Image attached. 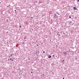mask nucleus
<instances>
[{
    "instance_id": "9",
    "label": "nucleus",
    "mask_w": 79,
    "mask_h": 79,
    "mask_svg": "<svg viewBox=\"0 0 79 79\" xmlns=\"http://www.w3.org/2000/svg\"><path fill=\"white\" fill-rule=\"evenodd\" d=\"M20 27L21 28V26H20Z\"/></svg>"
},
{
    "instance_id": "29",
    "label": "nucleus",
    "mask_w": 79,
    "mask_h": 79,
    "mask_svg": "<svg viewBox=\"0 0 79 79\" xmlns=\"http://www.w3.org/2000/svg\"><path fill=\"white\" fill-rule=\"evenodd\" d=\"M9 6H10V5H9Z\"/></svg>"
},
{
    "instance_id": "3",
    "label": "nucleus",
    "mask_w": 79,
    "mask_h": 79,
    "mask_svg": "<svg viewBox=\"0 0 79 79\" xmlns=\"http://www.w3.org/2000/svg\"><path fill=\"white\" fill-rule=\"evenodd\" d=\"M24 43H25V42H23V43H22V44H24Z\"/></svg>"
},
{
    "instance_id": "13",
    "label": "nucleus",
    "mask_w": 79,
    "mask_h": 79,
    "mask_svg": "<svg viewBox=\"0 0 79 79\" xmlns=\"http://www.w3.org/2000/svg\"><path fill=\"white\" fill-rule=\"evenodd\" d=\"M63 79H64V77L63 78Z\"/></svg>"
},
{
    "instance_id": "24",
    "label": "nucleus",
    "mask_w": 79,
    "mask_h": 79,
    "mask_svg": "<svg viewBox=\"0 0 79 79\" xmlns=\"http://www.w3.org/2000/svg\"><path fill=\"white\" fill-rule=\"evenodd\" d=\"M36 3H37V1H36Z\"/></svg>"
},
{
    "instance_id": "4",
    "label": "nucleus",
    "mask_w": 79,
    "mask_h": 79,
    "mask_svg": "<svg viewBox=\"0 0 79 79\" xmlns=\"http://www.w3.org/2000/svg\"><path fill=\"white\" fill-rule=\"evenodd\" d=\"M66 53V52H64V55H65V54Z\"/></svg>"
},
{
    "instance_id": "21",
    "label": "nucleus",
    "mask_w": 79,
    "mask_h": 79,
    "mask_svg": "<svg viewBox=\"0 0 79 79\" xmlns=\"http://www.w3.org/2000/svg\"><path fill=\"white\" fill-rule=\"evenodd\" d=\"M56 14H55V16H56Z\"/></svg>"
},
{
    "instance_id": "26",
    "label": "nucleus",
    "mask_w": 79,
    "mask_h": 79,
    "mask_svg": "<svg viewBox=\"0 0 79 79\" xmlns=\"http://www.w3.org/2000/svg\"><path fill=\"white\" fill-rule=\"evenodd\" d=\"M55 18H56V17H55Z\"/></svg>"
},
{
    "instance_id": "19",
    "label": "nucleus",
    "mask_w": 79,
    "mask_h": 79,
    "mask_svg": "<svg viewBox=\"0 0 79 79\" xmlns=\"http://www.w3.org/2000/svg\"><path fill=\"white\" fill-rule=\"evenodd\" d=\"M64 61V60H63V61Z\"/></svg>"
},
{
    "instance_id": "22",
    "label": "nucleus",
    "mask_w": 79,
    "mask_h": 79,
    "mask_svg": "<svg viewBox=\"0 0 79 79\" xmlns=\"http://www.w3.org/2000/svg\"><path fill=\"white\" fill-rule=\"evenodd\" d=\"M58 15H60V14H58Z\"/></svg>"
},
{
    "instance_id": "15",
    "label": "nucleus",
    "mask_w": 79,
    "mask_h": 79,
    "mask_svg": "<svg viewBox=\"0 0 79 79\" xmlns=\"http://www.w3.org/2000/svg\"><path fill=\"white\" fill-rule=\"evenodd\" d=\"M77 1H78V2H79V0H77Z\"/></svg>"
},
{
    "instance_id": "20",
    "label": "nucleus",
    "mask_w": 79,
    "mask_h": 79,
    "mask_svg": "<svg viewBox=\"0 0 79 79\" xmlns=\"http://www.w3.org/2000/svg\"><path fill=\"white\" fill-rule=\"evenodd\" d=\"M8 60H10V59H8Z\"/></svg>"
},
{
    "instance_id": "2",
    "label": "nucleus",
    "mask_w": 79,
    "mask_h": 79,
    "mask_svg": "<svg viewBox=\"0 0 79 79\" xmlns=\"http://www.w3.org/2000/svg\"><path fill=\"white\" fill-rule=\"evenodd\" d=\"M51 56H49V57H48V58H51Z\"/></svg>"
},
{
    "instance_id": "6",
    "label": "nucleus",
    "mask_w": 79,
    "mask_h": 79,
    "mask_svg": "<svg viewBox=\"0 0 79 79\" xmlns=\"http://www.w3.org/2000/svg\"><path fill=\"white\" fill-rule=\"evenodd\" d=\"M69 18H71V16H69Z\"/></svg>"
},
{
    "instance_id": "7",
    "label": "nucleus",
    "mask_w": 79,
    "mask_h": 79,
    "mask_svg": "<svg viewBox=\"0 0 79 79\" xmlns=\"http://www.w3.org/2000/svg\"><path fill=\"white\" fill-rule=\"evenodd\" d=\"M12 59H11V58L10 59V60H12Z\"/></svg>"
},
{
    "instance_id": "8",
    "label": "nucleus",
    "mask_w": 79,
    "mask_h": 79,
    "mask_svg": "<svg viewBox=\"0 0 79 79\" xmlns=\"http://www.w3.org/2000/svg\"><path fill=\"white\" fill-rule=\"evenodd\" d=\"M11 61H13V60L12 59Z\"/></svg>"
},
{
    "instance_id": "11",
    "label": "nucleus",
    "mask_w": 79,
    "mask_h": 79,
    "mask_svg": "<svg viewBox=\"0 0 79 79\" xmlns=\"http://www.w3.org/2000/svg\"><path fill=\"white\" fill-rule=\"evenodd\" d=\"M12 55H13L11 54V55H10V56H12Z\"/></svg>"
},
{
    "instance_id": "28",
    "label": "nucleus",
    "mask_w": 79,
    "mask_h": 79,
    "mask_svg": "<svg viewBox=\"0 0 79 79\" xmlns=\"http://www.w3.org/2000/svg\"><path fill=\"white\" fill-rule=\"evenodd\" d=\"M58 33H59V32H58Z\"/></svg>"
},
{
    "instance_id": "25",
    "label": "nucleus",
    "mask_w": 79,
    "mask_h": 79,
    "mask_svg": "<svg viewBox=\"0 0 79 79\" xmlns=\"http://www.w3.org/2000/svg\"><path fill=\"white\" fill-rule=\"evenodd\" d=\"M7 7H8V6H7Z\"/></svg>"
},
{
    "instance_id": "1",
    "label": "nucleus",
    "mask_w": 79,
    "mask_h": 79,
    "mask_svg": "<svg viewBox=\"0 0 79 79\" xmlns=\"http://www.w3.org/2000/svg\"><path fill=\"white\" fill-rule=\"evenodd\" d=\"M73 9L74 10H76L77 9V7H76V6H74V7H73Z\"/></svg>"
},
{
    "instance_id": "17",
    "label": "nucleus",
    "mask_w": 79,
    "mask_h": 79,
    "mask_svg": "<svg viewBox=\"0 0 79 79\" xmlns=\"http://www.w3.org/2000/svg\"><path fill=\"white\" fill-rule=\"evenodd\" d=\"M57 18H58V16H57Z\"/></svg>"
},
{
    "instance_id": "14",
    "label": "nucleus",
    "mask_w": 79,
    "mask_h": 79,
    "mask_svg": "<svg viewBox=\"0 0 79 79\" xmlns=\"http://www.w3.org/2000/svg\"><path fill=\"white\" fill-rule=\"evenodd\" d=\"M37 46H39V45L37 44Z\"/></svg>"
},
{
    "instance_id": "5",
    "label": "nucleus",
    "mask_w": 79,
    "mask_h": 79,
    "mask_svg": "<svg viewBox=\"0 0 79 79\" xmlns=\"http://www.w3.org/2000/svg\"><path fill=\"white\" fill-rule=\"evenodd\" d=\"M53 57H55V55H53Z\"/></svg>"
},
{
    "instance_id": "23",
    "label": "nucleus",
    "mask_w": 79,
    "mask_h": 79,
    "mask_svg": "<svg viewBox=\"0 0 79 79\" xmlns=\"http://www.w3.org/2000/svg\"><path fill=\"white\" fill-rule=\"evenodd\" d=\"M10 57H11V56H10Z\"/></svg>"
},
{
    "instance_id": "10",
    "label": "nucleus",
    "mask_w": 79,
    "mask_h": 79,
    "mask_svg": "<svg viewBox=\"0 0 79 79\" xmlns=\"http://www.w3.org/2000/svg\"><path fill=\"white\" fill-rule=\"evenodd\" d=\"M43 53H45V52L44 51L43 52Z\"/></svg>"
},
{
    "instance_id": "18",
    "label": "nucleus",
    "mask_w": 79,
    "mask_h": 79,
    "mask_svg": "<svg viewBox=\"0 0 79 79\" xmlns=\"http://www.w3.org/2000/svg\"><path fill=\"white\" fill-rule=\"evenodd\" d=\"M31 18H33V17H31Z\"/></svg>"
},
{
    "instance_id": "27",
    "label": "nucleus",
    "mask_w": 79,
    "mask_h": 79,
    "mask_svg": "<svg viewBox=\"0 0 79 79\" xmlns=\"http://www.w3.org/2000/svg\"><path fill=\"white\" fill-rule=\"evenodd\" d=\"M43 75H44V74H43Z\"/></svg>"
},
{
    "instance_id": "30",
    "label": "nucleus",
    "mask_w": 79,
    "mask_h": 79,
    "mask_svg": "<svg viewBox=\"0 0 79 79\" xmlns=\"http://www.w3.org/2000/svg\"><path fill=\"white\" fill-rule=\"evenodd\" d=\"M38 52H39V51H38Z\"/></svg>"
},
{
    "instance_id": "16",
    "label": "nucleus",
    "mask_w": 79,
    "mask_h": 79,
    "mask_svg": "<svg viewBox=\"0 0 79 79\" xmlns=\"http://www.w3.org/2000/svg\"><path fill=\"white\" fill-rule=\"evenodd\" d=\"M15 11H16V10H15Z\"/></svg>"
},
{
    "instance_id": "12",
    "label": "nucleus",
    "mask_w": 79,
    "mask_h": 79,
    "mask_svg": "<svg viewBox=\"0 0 79 79\" xmlns=\"http://www.w3.org/2000/svg\"><path fill=\"white\" fill-rule=\"evenodd\" d=\"M31 73L32 74V73H33L32 72H31Z\"/></svg>"
}]
</instances>
